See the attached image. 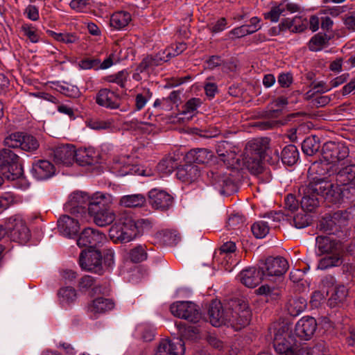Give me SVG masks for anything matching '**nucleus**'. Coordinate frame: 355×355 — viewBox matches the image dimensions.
Returning a JSON list of instances; mask_svg holds the SVG:
<instances>
[{
    "instance_id": "79ce46f5",
    "label": "nucleus",
    "mask_w": 355,
    "mask_h": 355,
    "mask_svg": "<svg viewBox=\"0 0 355 355\" xmlns=\"http://www.w3.org/2000/svg\"><path fill=\"white\" fill-rule=\"evenodd\" d=\"M331 37L326 33H318L311 37L308 46L311 51H318L322 50L323 46L329 44Z\"/></svg>"
},
{
    "instance_id": "0e129e2a",
    "label": "nucleus",
    "mask_w": 355,
    "mask_h": 355,
    "mask_svg": "<svg viewBox=\"0 0 355 355\" xmlns=\"http://www.w3.org/2000/svg\"><path fill=\"white\" fill-rule=\"evenodd\" d=\"M308 355H329L327 348L323 341L318 342L307 352Z\"/></svg>"
},
{
    "instance_id": "a878e982",
    "label": "nucleus",
    "mask_w": 355,
    "mask_h": 355,
    "mask_svg": "<svg viewBox=\"0 0 355 355\" xmlns=\"http://www.w3.org/2000/svg\"><path fill=\"white\" fill-rule=\"evenodd\" d=\"M58 229L62 234L71 238L79 232V222L76 218L63 215L58 220Z\"/></svg>"
},
{
    "instance_id": "9d476101",
    "label": "nucleus",
    "mask_w": 355,
    "mask_h": 355,
    "mask_svg": "<svg viewBox=\"0 0 355 355\" xmlns=\"http://www.w3.org/2000/svg\"><path fill=\"white\" fill-rule=\"evenodd\" d=\"M170 311L174 316L192 323L198 322L202 318L199 306L189 301H180L173 303L170 306Z\"/></svg>"
},
{
    "instance_id": "b1692460",
    "label": "nucleus",
    "mask_w": 355,
    "mask_h": 355,
    "mask_svg": "<svg viewBox=\"0 0 355 355\" xmlns=\"http://www.w3.org/2000/svg\"><path fill=\"white\" fill-rule=\"evenodd\" d=\"M229 318L230 321L227 322V325H230L236 331H239L250 324L252 318V313L248 308L238 311H234L231 309Z\"/></svg>"
},
{
    "instance_id": "ddd939ff",
    "label": "nucleus",
    "mask_w": 355,
    "mask_h": 355,
    "mask_svg": "<svg viewBox=\"0 0 355 355\" xmlns=\"http://www.w3.org/2000/svg\"><path fill=\"white\" fill-rule=\"evenodd\" d=\"M349 154V148L342 143L328 141L322 147V157L332 165L346 161Z\"/></svg>"
},
{
    "instance_id": "393cba45",
    "label": "nucleus",
    "mask_w": 355,
    "mask_h": 355,
    "mask_svg": "<svg viewBox=\"0 0 355 355\" xmlns=\"http://www.w3.org/2000/svg\"><path fill=\"white\" fill-rule=\"evenodd\" d=\"M76 149L71 144L58 146L53 150L54 161L57 164L69 166L74 162Z\"/></svg>"
},
{
    "instance_id": "9b49d317",
    "label": "nucleus",
    "mask_w": 355,
    "mask_h": 355,
    "mask_svg": "<svg viewBox=\"0 0 355 355\" xmlns=\"http://www.w3.org/2000/svg\"><path fill=\"white\" fill-rule=\"evenodd\" d=\"M327 202L334 205L342 204L345 200L355 199V182L351 183H333L330 181Z\"/></svg>"
},
{
    "instance_id": "7c9ffc66",
    "label": "nucleus",
    "mask_w": 355,
    "mask_h": 355,
    "mask_svg": "<svg viewBox=\"0 0 355 355\" xmlns=\"http://www.w3.org/2000/svg\"><path fill=\"white\" fill-rule=\"evenodd\" d=\"M74 161L82 166L94 165L98 163V155L93 148H79L76 150Z\"/></svg>"
},
{
    "instance_id": "4c0bfd02",
    "label": "nucleus",
    "mask_w": 355,
    "mask_h": 355,
    "mask_svg": "<svg viewBox=\"0 0 355 355\" xmlns=\"http://www.w3.org/2000/svg\"><path fill=\"white\" fill-rule=\"evenodd\" d=\"M321 147L320 139L315 135L306 137L302 144V150L307 156L316 154Z\"/></svg>"
},
{
    "instance_id": "f3484780",
    "label": "nucleus",
    "mask_w": 355,
    "mask_h": 355,
    "mask_svg": "<svg viewBox=\"0 0 355 355\" xmlns=\"http://www.w3.org/2000/svg\"><path fill=\"white\" fill-rule=\"evenodd\" d=\"M7 231L12 241L19 243H26L29 241L31 234L25 222L19 218H10L7 223Z\"/></svg>"
},
{
    "instance_id": "6ab92c4d",
    "label": "nucleus",
    "mask_w": 355,
    "mask_h": 355,
    "mask_svg": "<svg viewBox=\"0 0 355 355\" xmlns=\"http://www.w3.org/2000/svg\"><path fill=\"white\" fill-rule=\"evenodd\" d=\"M331 174L335 175L336 183L345 184L355 182V163L346 160L332 165Z\"/></svg>"
},
{
    "instance_id": "2f4dec72",
    "label": "nucleus",
    "mask_w": 355,
    "mask_h": 355,
    "mask_svg": "<svg viewBox=\"0 0 355 355\" xmlns=\"http://www.w3.org/2000/svg\"><path fill=\"white\" fill-rule=\"evenodd\" d=\"M114 307V302L107 298L97 297L88 304V311L94 314L104 313Z\"/></svg>"
},
{
    "instance_id": "de8ad7c7",
    "label": "nucleus",
    "mask_w": 355,
    "mask_h": 355,
    "mask_svg": "<svg viewBox=\"0 0 355 355\" xmlns=\"http://www.w3.org/2000/svg\"><path fill=\"white\" fill-rule=\"evenodd\" d=\"M46 33L49 36L52 37L55 40L65 44L75 43L78 40V37L74 33H58L50 30H48Z\"/></svg>"
},
{
    "instance_id": "f257e3e1",
    "label": "nucleus",
    "mask_w": 355,
    "mask_h": 355,
    "mask_svg": "<svg viewBox=\"0 0 355 355\" xmlns=\"http://www.w3.org/2000/svg\"><path fill=\"white\" fill-rule=\"evenodd\" d=\"M330 185V180L316 177L313 178L308 184L300 187L298 193L302 210L313 212L319 207L320 198L327 201Z\"/></svg>"
},
{
    "instance_id": "bf43d9fd",
    "label": "nucleus",
    "mask_w": 355,
    "mask_h": 355,
    "mask_svg": "<svg viewBox=\"0 0 355 355\" xmlns=\"http://www.w3.org/2000/svg\"><path fill=\"white\" fill-rule=\"evenodd\" d=\"M293 225L301 229L309 226L311 224L310 216L305 214H298L293 217Z\"/></svg>"
},
{
    "instance_id": "c85d7f7f",
    "label": "nucleus",
    "mask_w": 355,
    "mask_h": 355,
    "mask_svg": "<svg viewBox=\"0 0 355 355\" xmlns=\"http://www.w3.org/2000/svg\"><path fill=\"white\" fill-rule=\"evenodd\" d=\"M315 245L321 254H329L343 250L340 241L327 236H318L315 239Z\"/></svg>"
},
{
    "instance_id": "58836bf2",
    "label": "nucleus",
    "mask_w": 355,
    "mask_h": 355,
    "mask_svg": "<svg viewBox=\"0 0 355 355\" xmlns=\"http://www.w3.org/2000/svg\"><path fill=\"white\" fill-rule=\"evenodd\" d=\"M131 21V15L125 11L114 13L110 18V25L116 29L120 30L128 25Z\"/></svg>"
},
{
    "instance_id": "1a4fd4ad",
    "label": "nucleus",
    "mask_w": 355,
    "mask_h": 355,
    "mask_svg": "<svg viewBox=\"0 0 355 355\" xmlns=\"http://www.w3.org/2000/svg\"><path fill=\"white\" fill-rule=\"evenodd\" d=\"M4 144L8 148H19L30 153L36 151L40 147L37 139L24 132H15L10 134L4 139Z\"/></svg>"
},
{
    "instance_id": "49530a36",
    "label": "nucleus",
    "mask_w": 355,
    "mask_h": 355,
    "mask_svg": "<svg viewBox=\"0 0 355 355\" xmlns=\"http://www.w3.org/2000/svg\"><path fill=\"white\" fill-rule=\"evenodd\" d=\"M218 182L220 187V192L223 195L230 196L236 191L235 182L230 177L221 178Z\"/></svg>"
},
{
    "instance_id": "412c9836",
    "label": "nucleus",
    "mask_w": 355,
    "mask_h": 355,
    "mask_svg": "<svg viewBox=\"0 0 355 355\" xmlns=\"http://www.w3.org/2000/svg\"><path fill=\"white\" fill-rule=\"evenodd\" d=\"M241 282L249 288H254L266 279L265 273L261 266L258 268L250 267L241 271L239 273Z\"/></svg>"
},
{
    "instance_id": "4468645a",
    "label": "nucleus",
    "mask_w": 355,
    "mask_h": 355,
    "mask_svg": "<svg viewBox=\"0 0 355 355\" xmlns=\"http://www.w3.org/2000/svg\"><path fill=\"white\" fill-rule=\"evenodd\" d=\"M265 273L266 279L282 277L288 270L289 265L286 259L282 257H269L261 266Z\"/></svg>"
},
{
    "instance_id": "4d7b16f0",
    "label": "nucleus",
    "mask_w": 355,
    "mask_h": 355,
    "mask_svg": "<svg viewBox=\"0 0 355 355\" xmlns=\"http://www.w3.org/2000/svg\"><path fill=\"white\" fill-rule=\"evenodd\" d=\"M153 93L149 89L144 90L143 94H137L135 96V110H142L147 101L152 97Z\"/></svg>"
},
{
    "instance_id": "680f3d73",
    "label": "nucleus",
    "mask_w": 355,
    "mask_h": 355,
    "mask_svg": "<svg viewBox=\"0 0 355 355\" xmlns=\"http://www.w3.org/2000/svg\"><path fill=\"white\" fill-rule=\"evenodd\" d=\"M236 247L235 243L232 241L226 242L221 245L220 248V254H225L223 257L225 259H230L231 257V254L236 251ZM229 260H227V264L228 263Z\"/></svg>"
},
{
    "instance_id": "7ed1b4c3",
    "label": "nucleus",
    "mask_w": 355,
    "mask_h": 355,
    "mask_svg": "<svg viewBox=\"0 0 355 355\" xmlns=\"http://www.w3.org/2000/svg\"><path fill=\"white\" fill-rule=\"evenodd\" d=\"M351 216V211L348 209L338 210L326 214L320 220V230L328 234L337 235L340 237L343 235L344 230L349 224Z\"/></svg>"
},
{
    "instance_id": "6e6d98bb",
    "label": "nucleus",
    "mask_w": 355,
    "mask_h": 355,
    "mask_svg": "<svg viewBox=\"0 0 355 355\" xmlns=\"http://www.w3.org/2000/svg\"><path fill=\"white\" fill-rule=\"evenodd\" d=\"M256 293L258 295H264L267 302H268L270 300L276 299L279 295L278 293L277 292V289H275V287L271 288L267 284L260 286L258 289L256 290Z\"/></svg>"
},
{
    "instance_id": "423d86ee",
    "label": "nucleus",
    "mask_w": 355,
    "mask_h": 355,
    "mask_svg": "<svg viewBox=\"0 0 355 355\" xmlns=\"http://www.w3.org/2000/svg\"><path fill=\"white\" fill-rule=\"evenodd\" d=\"M19 159V157L10 149L0 150V176L12 181L21 178L24 171Z\"/></svg>"
},
{
    "instance_id": "13d9d810",
    "label": "nucleus",
    "mask_w": 355,
    "mask_h": 355,
    "mask_svg": "<svg viewBox=\"0 0 355 355\" xmlns=\"http://www.w3.org/2000/svg\"><path fill=\"white\" fill-rule=\"evenodd\" d=\"M21 31L33 43H37L40 40V35L37 34L36 29L31 24H24L21 26Z\"/></svg>"
},
{
    "instance_id": "69168bd1",
    "label": "nucleus",
    "mask_w": 355,
    "mask_h": 355,
    "mask_svg": "<svg viewBox=\"0 0 355 355\" xmlns=\"http://www.w3.org/2000/svg\"><path fill=\"white\" fill-rule=\"evenodd\" d=\"M100 62L98 59L86 58L79 62V66L83 69H98Z\"/></svg>"
},
{
    "instance_id": "72a5a7b5",
    "label": "nucleus",
    "mask_w": 355,
    "mask_h": 355,
    "mask_svg": "<svg viewBox=\"0 0 355 355\" xmlns=\"http://www.w3.org/2000/svg\"><path fill=\"white\" fill-rule=\"evenodd\" d=\"M343 250L329 253V255L321 259L318 263V268L325 270L330 267L338 266L342 264Z\"/></svg>"
},
{
    "instance_id": "864d4df0",
    "label": "nucleus",
    "mask_w": 355,
    "mask_h": 355,
    "mask_svg": "<svg viewBox=\"0 0 355 355\" xmlns=\"http://www.w3.org/2000/svg\"><path fill=\"white\" fill-rule=\"evenodd\" d=\"M245 218L239 214H232L227 222V227L229 230H239L243 227Z\"/></svg>"
},
{
    "instance_id": "aec40b11",
    "label": "nucleus",
    "mask_w": 355,
    "mask_h": 355,
    "mask_svg": "<svg viewBox=\"0 0 355 355\" xmlns=\"http://www.w3.org/2000/svg\"><path fill=\"white\" fill-rule=\"evenodd\" d=\"M148 201L153 208L166 211L172 206L173 197L164 190L153 189L148 193Z\"/></svg>"
},
{
    "instance_id": "a211bd4d",
    "label": "nucleus",
    "mask_w": 355,
    "mask_h": 355,
    "mask_svg": "<svg viewBox=\"0 0 355 355\" xmlns=\"http://www.w3.org/2000/svg\"><path fill=\"white\" fill-rule=\"evenodd\" d=\"M93 199V196H89L83 191L73 192L70 196L69 206L70 207V213L78 217L83 216L87 212V208Z\"/></svg>"
},
{
    "instance_id": "3c124183",
    "label": "nucleus",
    "mask_w": 355,
    "mask_h": 355,
    "mask_svg": "<svg viewBox=\"0 0 355 355\" xmlns=\"http://www.w3.org/2000/svg\"><path fill=\"white\" fill-rule=\"evenodd\" d=\"M178 160L174 157H168L163 159L159 163V169L166 173H170L179 168Z\"/></svg>"
},
{
    "instance_id": "338daca9",
    "label": "nucleus",
    "mask_w": 355,
    "mask_h": 355,
    "mask_svg": "<svg viewBox=\"0 0 355 355\" xmlns=\"http://www.w3.org/2000/svg\"><path fill=\"white\" fill-rule=\"evenodd\" d=\"M187 49V44L184 42L176 43L168 49L167 58L175 57Z\"/></svg>"
},
{
    "instance_id": "20e7f679",
    "label": "nucleus",
    "mask_w": 355,
    "mask_h": 355,
    "mask_svg": "<svg viewBox=\"0 0 355 355\" xmlns=\"http://www.w3.org/2000/svg\"><path fill=\"white\" fill-rule=\"evenodd\" d=\"M141 234L135 221L129 217L119 219L109 230V236L114 243H126Z\"/></svg>"
},
{
    "instance_id": "a19ab883",
    "label": "nucleus",
    "mask_w": 355,
    "mask_h": 355,
    "mask_svg": "<svg viewBox=\"0 0 355 355\" xmlns=\"http://www.w3.org/2000/svg\"><path fill=\"white\" fill-rule=\"evenodd\" d=\"M146 201V197L143 194H132L121 197L120 205L125 207H138L144 206Z\"/></svg>"
},
{
    "instance_id": "5fc2aeb1",
    "label": "nucleus",
    "mask_w": 355,
    "mask_h": 355,
    "mask_svg": "<svg viewBox=\"0 0 355 355\" xmlns=\"http://www.w3.org/2000/svg\"><path fill=\"white\" fill-rule=\"evenodd\" d=\"M202 101L198 98H192L187 101L186 103L182 107V114H194L198 107L200 106Z\"/></svg>"
},
{
    "instance_id": "e433bc0d",
    "label": "nucleus",
    "mask_w": 355,
    "mask_h": 355,
    "mask_svg": "<svg viewBox=\"0 0 355 355\" xmlns=\"http://www.w3.org/2000/svg\"><path fill=\"white\" fill-rule=\"evenodd\" d=\"M306 300L303 297H295L291 298L286 303V309L291 316H297L302 313L306 307Z\"/></svg>"
},
{
    "instance_id": "2eb2a0df",
    "label": "nucleus",
    "mask_w": 355,
    "mask_h": 355,
    "mask_svg": "<svg viewBox=\"0 0 355 355\" xmlns=\"http://www.w3.org/2000/svg\"><path fill=\"white\" fill-rule=\"evenodd\" d=\"M106 239L105 234L102 232L87 227L84 229L77 239V245L85 250H96V248Z\"/></svg>"
},
{
    "instance_id": "e2e57ef3",
    "label": "nucleus",
    "mask_w": 355,
    "mask_h": 355,
    "mask_svg": "<svg viewBox=\"0 0 355 355\" xmlns=\"http://www.w3.org/2000/svg\"><path fill=\"white\" fill-rule=\"evenodd\" d=\"M220 159L227 165L235 167V165L240 166V159L236 157L235 151L229 150Z\"/></svg>"
},
{
    "instance_id": "c756f323",
    "label": "nucleus",
    "mask_w": 355,
    "mask_h": 355,
    "mask_svg": "<svg viewBox=\"0 0 355 355\" xmlns=\"http://www.w3.org/2000/svg\"><path fill=\"white\" fill-rule=\"evenodd\" d=\"M200 175L199 167L193 163H187L178 168L177 178L182 182H192Z\"/></svg>"
},
{
    "instance_id": "ea45409f",
    "label": "nucleus",
    "mask_w": 355,
    "mask_h": 355,
    "mask_svg": "<svg viewBox=\"0 0 355 355\" xmlns=\"http://www.w3.org/2000/svg\"><path fill=\"white\" fill-rule=\"evenodd\" d=\"M348 294L347 288L343 286H338L334 288L333 292L328 300V304L331 307H335L342 304L346 299Z\"/></svg>"
},
{
    "instance_id": "f704fd0d",
    "label": "nucleus",
    "mask_w": 355,
    "mask_h": 355,
    "mask_svg": "<svg viewBox=\"0 0 355 355\" xmlns=\"http://www.w3.org/2000/svg\"><path fill=\"white\" fill-rule=\"evenodd\" d=\"M305 113L302 112H295L289 114L284 120L274 121L268 120L265 121L257 122L255 126L259 128L261 130H270L273 129L276 127H279L287 123L288 121H291L293 119L301 116H304Z\"/></svg>"
},
{
    "instance_id": "f03ea898",
    "label": "nucleus",
    "mask_w": 355,
    "mask_h": 355,
    "mask_svg": "<svg viewBox=\"0 0 355 355\" xmlns=\"http://www.w3.org/2000/svg\"><path fill=\"white\" fill-rule=\"evenodd\" d=\"M112 197L110 194L96 193L87 208L89 215L94 223L99 227L112 224L115 220V214L110 208Z\"/></svg>"
},
{
    "instance_id": "09e8293b",
    "label": "nucleus",
    "mask_w": 355,
    "mask_h": 355,
    "mask_svg": "<svg viewBox=\"0 0 355 355\" xmlns=\"http://www.w3.org/2000/svg\"><path fill=\"white\" fill-rule=\"evenodd\" d=\"M270 226L268 221H258L251 227L253 235L257 239L264 238L268 234Z\"/></svg>"
},
{
    "instance_id": "603ef678",
    "label": "nucleus",
    "mask_w": 355,
    "mask_h": 355,
    "mask_svg": "<svg viewBox=\"0 0 355 355\" xmlns=\"http://www.w3.org/2000/svg\"><path fill=\"white\" fill-rule=\"evenodd\" d=\"M128 76V72L125 70H123L119 71L116 74L105 77V80L108 83H114L119 85L121 87L124 88L127 81Z\"/></svg>"
},
{
    "instance_id": "cd10ccee",
    "label": "nucleus",
    "mask_w": 355,
    "mask_h": 355,
    "mask_svg": "<svg viewBox=\"0 0 355 355\" xmlns=\"http://www.w3.org/2000/svg\"><path fill=\"white\" fill-rule=\"evenodd\" d=\"M214 153L207 148H196L189 151L184 159L186 163H193V164H208L212 157Z\"/></svg>"
},
{
    "instance_id": "052dcab7",
    "label": "nucleus",
    "mask_w": 355,
    "mask_h": 355,
    "mask_svg": "<svg viewBox=\"0 0 355 355\" xmlns=\"http://www.w3.org/2000/svg\"><path fill=\"white\" fill-rule=\"evenodd\" d=\"M292 29L293 33H301L303 32L307 28V20L306 19H302L301 17H295L292 19Z\"/></svg>"
},
{
    "instance_id": "774afa93",
    "label": "nucleus",
    "mask_w": 355,
    "mask_h": 355,
    "mask_svg": "<svg viewBox=\"0 0 355 355\" xmlns=\"http://www.w3.org/2000/svg\"><path fill=\"white\" fill-rule=\"evenodd\" d=\"M299 202L295 196L293 194H288L285 198V208L292 213L298 209Z\"/></svg>"
},
{
    "instance_id": "c9c22d12",
    "label": "nucleus",
    "mask_w": 355,
    "mask_h": 355,
    "mask_svg": "<svg viewBox=\"0 0 355 355\" xmlns=\"http://www.w3.org/2000/svg\"><path fill=\"white\" fill-rule=\"evenodd\" d=\"M284 164L293 166L297 163L299 159V152L297 147L293 144L286 146L279 155Z\"/></svg>"
},
{
    "instance_id": "37998d69",
    "label": "nucleus",
    "mask_w": 355,
    "mask_h": 355,
    "mask_svg": "<svg viewBox=\"0 0 355 355\" xmlns=\"http://www.w3.org/2000/svg\"><path fill=\"white\" fill-rule=\"evenodd\" d=\"M147 257L145 245H138L130 250L127 259L132 263H138L146 260Z\"/></svg>"
},
{
    "instance_id": "dca6fc26",
    "label": "nucleus",
    "mask_w": 355,
    "mask_h": 355,
    "mask_svg": "<svg viewBox=\"0 0 355 355\" xmlns=\"http://www.w3.org/2000/svg\"><path fill=\"white\" fill-rule=\"evenodd\" d=\"M231 309L224 308L220 301L214 300L211 302L208 308V316L209 322L214 327L227 325L230 321Z\"/></svg>"
},
{
    "instance_id": "8fccbe9b",
    "label": "nucleus",
    "mask_w": 355,
    "mask_h": 355,
    "mask_svg": "<svg viewBox=\"0 0 355 355\" xmlns=\"http://www.w3.org/2000/svg\"><path fill=\"white\" fill-rule=\"evenodd\" d=\"M288 216V214H285L282 211H272L270 212L265 213L263 217L266 219V221L268 222V225L270 226V227L276 228L277 223H279L281 220H284V218Z\"/></svg>"
},
{
    "instance_id": "c03bdc74",
    "label": "nucleus",
    "mask_w": 355,
    "mask_h": 355,
    "mask_svg": "<svg viewBox=\"0 0 355 355\" xmlns=\"http://www.w3.org/2000/svg\"><path fill=\"white\" fill-rule=\"evenodd\" d=\"M58 296L61 303L71 304L77 298L76 291L71 286L63 287L59 289Z\"/></svg>"
},
{
    "instance_id": "6e6552de",
    "label": "nucleus",
    "mask_w": 355,
    "mask_h": 355,
    "mask_svg": "<svg viewBox=\"0 0 355 355\" xmlns=\"http://www.w3.org/2000/svg\"><path fill=\"white\" fill-rule=\"evenodd\" d=\"M273 347L280 355H299L297 341L286 325L279 328L275 333Z\"/></svg>"
},
{
    "instance_id": "4be33fe9",
    "label": "nucleus",
    "mask_w": 355,
    "mask_h": 355,
    "mask_svg": "<svg viewBox=\"0 0 355 355\" xmlns=\"http://www.w3.org/2000/svg\"><path fill=\"white\" fill-rule=\"evenodd\" d=\"M316 320L311 316L301 318L295 324V335L306 340H309L313 336L317 329Z\"/></svg>"
},
{
    "instance_id": "a18cd8bd",
    "label": "nucleus",
    "mask_w": 355,
    "mask_h": 355,
    "mask_svg": "<svg viewBox=\"0 0 355 355\" xmlns=\"http://www.w3.org/2000/svg\"><path fill=\"white\" fill-rule=\"evenodd\" d=\"M332 166H329L328 164L323 163L322 162H314L309 169V173L311 175H316L314 178H325L327 180V178H324V175L327 173V172L331 173Z\"/></svg>"
},
{
    "instance_id": "f8f14e48",
    "label": "nucleus",
    "mask_w": 355,
    "mask_h": 355,
    "mask_svg": "<svg viewBox=\"0 0 355 355\" xmlns=\"http://www.w3.org/2000/svg\"><path fill=\"white\" fill-rule=\"evenodd\" d=\"M103 257L98 250H84L79 256V265L86 271L91 272L98 275H103L105 270L103 266Z\"/></svg>"
},
{
    "instance_id": "0eeeda50",
    "label": "nucleus",
    "mask_w": 355,
    "mask_h": 355,
    "mask_svg": "<svg viewBox=\"0 0 355 355\" xmlns=\"http://www.w3.org/2000/svg\"><path fill=\"white\" fill-rule=\"evenodd\" d=\"M270 151V139L261 137L249 141L245 146L244 153L247 154V156H254L264 159L271 165L277 164L279 161L278 150H275L272 156H269Z\"/></svg>"
},
{
    "instance_id": "bb28decb",
    "label": "nucleus",
    "mask_w": 355,
    "mask_h": 355,
    "mask_svg": "<svg viewBox=\"0 0 355 355\" xmlns=\"http://www.w3.org/2000/svg\"><path fill=\"white\" fill-rule=\"evenodd\" d=\"M119 96L107 88L101 89L97 93L96 102L102 107L117 109L120 106Z\"/></svg>"
},
{
    "instance_id": "5701e85b",
    "label": "nucleus",
    "mask_w": 355,
    "mask_h": 355,
    "mask_svg": "<svg viewBox=\"0 0 355 355\" xmlns=\"http://www.w3.org/2000/svg\"><path fill=\"white\" fill-rule=\"evenodd\" d=\"M54 165L48 160L38 159L32 164L31 173L38 180H46L55 173Z\"/></svg>"
},
{
    "instance_id": "473e14b6",
    "label": "nucleus",
    "mask_w": 355,
    "mask_h": 355,
    "mask_svg": "<svg viewBox=\"0 0 355 355\" xmlns=\"http://www.w3.org/2000/svg\"><path fill=\"white\" fill-rule=\"evenodd\" d=\"M263 161L265 160L254 156H247L245 153L243 154L242 159L243 166L254 175L261 174L263 171Z\"/></svg>"
},
{
    "instance_id": "39448f33",
    "label": "nucleus",
    "mask_w": 355,
    "mask_h": 355,
    "mask_svg": "<svg viewBox=\"0 0 355 355\" xmlns=\"http://www.w3.org/2000/svg\"><path fill=\"white\" fill-rule=\"evenodd\" d=\"M180 338L174 340H163L160 342L155 355H183L185 352L184 339H188L196 333L193 327L182 328V324L178 326Z\"/></svg>"
}]
</instances>
